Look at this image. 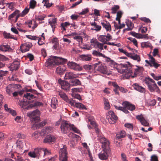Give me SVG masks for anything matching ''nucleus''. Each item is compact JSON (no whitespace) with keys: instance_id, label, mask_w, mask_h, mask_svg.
Wrapping results in <instances>:
<instances>
[{"instance_id":"nucleus-1","label":"nucleus","mask_w":161,"mask_h":161,"mask_svg":"<svg viewBox=\"0 0 161 161\" xmlns=\"http://www.w3.org/2000/svg\"><path fill=\"white\" fill-rule=\"evenodd\" d=\"M121 78L124 79H129L131 76L133 77L132 76V71L129 62L125 64H121Z\"/></svg>"},{"instance_id":"nucleus-2","label":"nucleus","mask_w":161,"mask_h":161,"mask_svg":"<svg viewBox=\"0 0 161 161\" xmlns=\"http://www.w3.org/2000/svg\"><path fill=\"white\" fill-rule=\"evenodd\" d=\"M67 60L66 59L63 58L61 57H57L53 56L50 57L45 63V65L47 66L52 65H58L63 64L66 63Z\"/></svg>"},{"instance_id":"nucleus-3","label":"nucleus","mask_w":161,"mask_h":161,"mask_svg":"<svg viewBox=\"0 0 161 161\" xmlns=\"http://www.w3.org/2000/svg\"><path fill=\"white\" fill-rule=\"evenodd\" d=\"M145 83L147 86L148 89L151 92H156L158 93L160 92V90L155 83V81L149 77L146 78Z\"/></svg>"},{"instance_id":"nucleus-4","label":"nucleus","mask_w":161,"mask_h":161,"mask_svg":"<svg viewBox=\"0 0 161 161\" xmlns=\"http://www.w3.org/2000/svg\"><path fill=\"white\" fill-rule=\"evenodd\" d=\"M40 111L36 109L32 112L27 113V116L31 118L32 123L38 122L40 120Z\"/></svg>"},{"instance_id":"nucleus-5","label":"nucleus","mask_w":161,"mask_h":161,"mask_svg":"<svg viewBox=\"0 0 161 161\" xmlns=\"http://www.w3.org/2000/svg\"><path fill=\"white\" fill-rule=\"evenodd\" d=\"M60 161H67V153L66 151V147L65 145L63 146V147L61 148L59 151Z\"/></svg>"},{"instance_id":"nucleus-6","label":"nucleus","mask_w":161,"mask_h":161,"mask_svg":"<svg viewBox=\"0 0 161 161\" xmlns=\"http://www.w3.org/2000/svg\"><path fill=\"white\" fill-rule=\"evenodd\" d=\"M98 139L100 142L102 144V145L103 149L110 151L109 145L110 143L108 140L105 137L98 136Z\"/></svg>"},{"instance_id":"nucleus-7","label":"nucleus","mask_w":161,"mask_h":161,"mask_svg":"<svg viewBox=\"0 0 161 161\" xmlns=\"http://www.w3.org/2000/svg\"><path fill=\"white\" fill-rule=\"evenodd\" d=\"M108 114L109 118H108V120L110 124L115 123L118 119L117 116L115 114L113 111H110Z\"/></svg>"},{"instance_id":"nucleus-8","label":"nucleus","mask_w":161,"mask_h":161,"mask_svg":"<svg viewBox=\"0 0 161 161\" xmlns=\"http://www.w3.org/2000/svg\"><path fill=\"white\" fill-rule=\"evenodd\" d=\"M71 125L65 122H63L61 125L60 128L62 132L64 134L68 133L70 130Z\"/></svg>"},{"instance_id":"nucleus-9","label":"nucleus","mask_w":161,"mask_h":161,"mask_svg":"<svg viewBox=\"0 0 161 161\" xmlns=\"http://www.w3.org/2000/svg\"><path fill=\"white\" fill-rule=\"evenodd\" d=\"M67 65L69 68L75 70L80 71L83 69L82 67L80 66L79 64L73 62H69Z\"/></svg>"},{"instance_id":"nucleus-10","label":"nucleus","mask_w":161,"mask_h":161,"mask_svg":"<svg viewBox=\"0 0 161 161\" xmlns=\"http://www.w3.org/2000/svg\"><path fill=\"white\" fill-rule=\"evenodd\" d=\"M149 57L150 58L149 61L147 60H146L145 61L146 63L149 65L150 67H153L156 69L160 66V65L156 63L155 59L153 57L150 55Z\"/></svg>"},{"instance_id":"nucleus-11","label":"nucleus","mask_w":161,"mask_h":161,"mask_svg":"<svg viewBox=\"0 0 161 161\" xmlns=\"http://www.w3.org/2000/svg\"><path fill=\"white\" fill-rule=\"evenodd\" d=\"M58 82L60 85L61 87L63 90L67 92L69 90L70 87V84L68 82L63 80L61 79L58 80Z\"/></svg>"},{"instance_id":"nucleus-12","label":"nucleus","mask_w":161,"mask_h":161,"mask_svg":"<svg viewBox=\"0 0 161 161\" xmlns=\"http://www.w3.org/2000/svg\"><path fill=\"white\" fill-rule=\"evenodd\" d=\"M121 18V11H119L117 13V16L116 20L118 22H114V26L116 30L120 29H121V24L120 23V19ZM120 30L118 31L119 32Z\"/></svg>"},{"instance_id":"nucleus-13","label":"nucleus","mask_w":161,"mask_h":161,"mask_svg":"<svg viewBox=\"0 0 161 161\" xmlns=\"http://www.w3.org/2000/svg\"><path fill=\"white\" fill-rule=\"evenodd\" d=\"M112 38V36L109 33L107 35H100L98 37V40L103 44H106L107 41H110Z\"/></svg>"},{"instance_id":"nucleus-14","label":"nucleus","mask_w":161,"mask_h":161,"mask_svg":"<svg viewBox=\"0 0 161 161\" xmlns=\"http://www.w3.org/2000/svg\"><path fill=\"white\" fill-rule=\"evenodd\" d=\"M18 85L10 84L7 86L6 88V92L10 95L11 93L15 90L18 87Z\"/></svg>"},{"instance_id":"nucleus-15","label":"nucleus","mask_w":161,"mask_h":161,"mask_svg":"<svg viewBox=\"0 0 161 161\" xmlns=\"http://www.w3.org/2000/svg\"><path fill=\"white\" fill-rule=\"evenodd\" d=\"M110 153V151L103 149L102 151L98 154L99 158L102 160H105L108 159V154Z\"/></svg>"},{"instance_id":"nucleus-16","label":"nucleus","mask_w":161,"mask_h":161,"mask_svg":"<svg viewBox=\"0 0 161 161\" xmlns=\"http://www.w3.org/2000/svg\"><path fill=\"white\" fill-rule=\"evenodd\" d=\"M136 118L140 121L141 124L142 125L145 126H149V123L145 119L142 114L136 116Z\"/></svg>"},{"instance_id":"nucleus-17","label":"nucleus","mask_w":161,"mask_h":161,"mask_svg":"<svg viewBox=\"0 0 161 161\" xmlns=\"http://www.w3.org/2000/svg\"><path fill=\"white\" fill-rule=\"evenodd\" d=\"M23 97L24 101H26L28 103H32V101L31 100V99H33V98L36 97L33 94L31 93H26V94H24Z\"/></svg>"},{"instance_id":"nucleus-18","label":"nucleus","mask_w":161,"mask_h":161,"mask_svg":"<svg viewBox=\"0 0 161 161\" xmlns=\"http://www.w3.org/2000/svg\"><path fill=\"white\" fill-rule=\"evenodd\" d=\"M32 46V44L29 42H26L22 44L20 47L21 51L23 53L29 51L30 48Z\"/></svg>"},{"instance_id":"nucleus-19","label":"nucleus","mask_w":161,"mask_h":161,"mask_svg":"<svg viewBox=\"0 0 161 161\" xmlns=\"http://www.w3.org/2000/svg\"><path fill=\"white\" fill-rule=\"evenodd\" d=\"M122 105L128 110L133 111L136 109L135 106L131 104L129 102L127 101L123 102L122 103Z\"/></svg>"},{"instance_id":"nucleus-20","label":"nucleus","mask_w":161,"mask_h":161,"mask_svg":"<svg viewBox=\"0 0 161 161\" xmlns=\"http://www.w3.org/2000/svg\"><path fill=\"white\" fill-rule=\"evenodd\" d=\"M20 66V63L18 61H14L9 67L11 71L16 70L18 69Z\"/></svg>"},{"instance_id":"nucleus-21","label":"nucleus","mask_w":161,"mask_h":161,"mask_svg":"<svg viewBox=\"0 0 161 161\" xmlns=\"http://www.w3.org/2000/svg\"><path fill=\"white\" fill-rule=\"evenodd\" d=\"M8 156L10 158H14L16 161H21L23 159L16 153H13L12 152H9L8 154Z\"/></svg>"},{"instance_id":"nucleus-22","label":"nucleus","mask_w":161,"mask_h":161,"mask_svg":"<svg viewBox=\"0 0 161 161\" xmlns=\"http://www.w3.org/2000/svg\"><path fill=\"white\" fill-rule=\"evenodd\" d=\"M132 86L135 90L140 92L144 93L146 92L145 89L143 87L140 86L137 83L134 84L132 85Z\"/></svg>"},{"instance_id":"nucleus-23","label":"nucleus","mask_w":161,"mask_h":161,"mask_svg":"<svg viewBox=\"0 0 161 161\" xmlns=\"http://www.w3.org/2000/svg\"><path fill=\"white\" fill-rule=\"evenodd\" d=\"M55 137L52 135H48L43 140L45 143H49L54 142L55 141Z\"/></svg>"},{"instance_id":"nucleus-24","label":"nucleus","mask_w":161,"mask_h":161,"mask_svg":"<svg viewBox=\"0 0 161 161\" xmlns=\"http://www.w3.org/2000/svg\"><path fill=\"white\" fill-rule=\"evenodd\" d=\"M78 76L77 74H75L72 72H68L65 74V78L67 80L72 79L78 77Z\"/></svg>"},{"instance_id":"nucleus-25","label":"nucleus","mask_w":161,"mask_h":161,"mask_svg":"<svg viewBox=\"0 0 161 161\" xmlns=\"http://www.w3.org/2000/svg\"><path fill=\"white\" fill-rule=\"evenodd\" d=\"M126 23L128 27L123 30V33H124L126 31H131L134 27V24L130 21L129 20H127Z\"/></svg>"},{"instance_id":"nucleus-26","label":"nucleus","mask_w":161,"mask_h":161,"mask_svg":"<svg viewBox=\"0 0 161 161\" xmlns=\"http://www.w3.org/2000/svg\"><path fill=\"white\" fill-rule=\"evenodd\" d=\"M97 70L100 73L104 74H107L108 72L106 66L102 64L98 66Z\"/></svg>"},{"instance_id":"nucleus-27","label":"nucleus","mask_w":161,"mask_h":161,"mask_svg":"<svg viewBox=\"0 0 161 161\" xmlns=\"http://www.w3.org/2000/svg\"><path fill=\"white\" fill-rule=\"evenodd\" d=\"M101 24L103 28L105 29L107 31H111V26L110 23L107 21L102 22Z\"/></svg>"},{"instance_id":"nucleus-28","label":"nucleus","mask_w":161,"mask_h":161,"mask_svg":"<svg viewBox=\"0 0 161 161\" xmlns=\"http://www.w3.org/2000/svg\"><path fill=\"white\" fill-rule=\"evenodd\" d=\"M121 138V132L117 134L114 139V142L116 145L118 147L120 146V139Z\"/></svg>"},{"instance_id":"nucleus-29","label":"nucleus","mask_w":161,"mask_h":161,"mask_svg":"<svg viewBox=\"0 0 161 161\" xmlns=\"http://www.w3.org/2000/svg\"><path fill=\"white\" fill-rule=\"evenodd\" d=\"M70 85L72 86L81 85V83L79 79H75L70 81Z\"/></svg>"},{"instance_id":"nucleus-30","label":"nucleus","mask_w":161,"mask_h":161,"mask_svg":"<svg viewBox=\"0 0 161 161\" xmlns=\"http://www.w3.org/2000/svg\"><path fill=\"white\" fill-rule=\"evenodd\" d=\"M43 105V103L41 102H36L33 104H31L28 106L27 108L28 109H30L35 107L40 106Z\"/></svg>"},{"instance_id":"nucleus-31","label":"nucleus","mask_w":161,"mask_h":161,"mask_svg":"<svg viewBox=\"0 0 161 161\" xmlns=\"http://www.w3.org/2000/svg\"><path fill=\"white\" fill-rule=\"evenodd\" d=\"M136 68L135 69L134 71V74L135 75H137L143 71L144 69L143 67L137 65H136Z\"/></svg>"},{"instance_id":"nucleus-32","label":"nucleus","mask_w":161,"mask_h":161,"mask_svg":"<svg viewBox=\"0 0 161 161\" xmlns=\"http://www.w3.org/2000/svg\"><path fill=\"white\" fill-rule=\"evenodd\" d=\"M80 58L84 61H90L92 59L91 56L90 55H82L80 56Z\"/></svg>"},{"instance_id":"nucleus-33","label":"nucleus","mask_w":161,"mask_h":161,"mask_svg":"<svg viewBox=\"0 0 161 161\" xmlns=\"http://www.w3.org/2000/svg\"><path fill=\"white\" fill-rule=\"evenodd\" d=\"M39 151L37 149H36L34 152H30L28 153V155L32 158H35L38 156Z\"/></svg>"},{"instance_id":"nucleus-34","label":"nucleus","mask_w":161,"mask_h":161,"mask_svg":"<svg viewBox=\"0 0 161 161\" xmlns=\"http://www.w3.org/2000/svg\"><path fill=\"white\" fill-rule=\"evenodd\" d=\"M91 24L92 26H94V27L92 29V30L98 31H99L101 28V26L97 25V23L95 22L93 23H91Z\"/></svg>"},{"instance_id":"nucleus-35","label":"nucleus","mask_w":161,"mask_h":161,"mask_svg":"<svg viewBox=\"0 0 161 161\" xmlns=\"http://www.w3.org/2000/svg\"><path fill=\"white\" fill-rule=\"evenodd\" d=\"M39 155H40L41 153L44 154V156L49 155H50V152L46 148L41 149V150L39 152Z\"/></svg>"},{"instance_id":"nucleus-36","label":"nucleus","mask_w":161,"mask_h":161,"mask_svg":"<svg viewBox=\"0 0 161 161\" xmlns=\"http://www.w3.org/2000/svg\"><path fill=\"white\" fill-rule=\"evenodd\" d=\"M130 55L129 57L135 60L137 62H139L141 61L140 57L139 55L136 54L133 55L132 53L130 54Z\"/></svg>"},{"instance_id":"nucleus-37","label":"nucleus","mask_w":161,"mask_h":161,"mask_svg":"<svg viewBox=\"0 0 161 161\" xmlns=\"http://www.w3.org/2000/svg\"><path fill=\"white\" fill-rule=\"evenodd\" d=\"M65 70V68L64 66H59L56 69V71L58 74L61 75L62 74Z\"/></svg>"},{"instance_id":"nucleus-38","label":"nucleus","mask_w":161,"mask_h":161,"mask_svg":"<svg viewBox=\"0 0 161 161\" xmlns=\"http://www.w3.org/2000/svg\"><path fill=\"white\" fill-rule=\"evenodd\" d=\"M20 16V11L18 10H16L14 12L9 15L8 17V19H11L14 17Z\"/></svg>"},{"instance_id":"nucleus-39","label":"nucleus","mask_w":161,"mask_h":161,"mask_svg":"<svg viewBox=\"0 0 161 161\" xmlns=\"http://www.w3.org/2000/svg\"><path fill=\"white\" fill-rule=\"evenodd\" d=\"M112 85L115 87V88L114 89V91L115 92V94L119 95V93L118 92V91L120 90V87L115 82L113 83Z\"/></svg>"},{"instance_id":"nucleus-40","label":"nucleus","mask_w":161,"mask_h":161,"mask_svg":"<svg viewBox=\"0 0 161 161\" xmlns=\"http://www.w3.org/2000/svg\"><path fill=\"white\" fill-rule=\"evenodd\" d=\"M10 48V46L8 45H1L0 46V51L6 52Z\"/></svg>"},{"instance_id":"nucleus-41","label":"nucleus","mask_w":161,"mask_h":161,"mask_svg":"<svg viewBox=\"0 0 161 161\" xmlns=\"http://www.w3.org/2000/svg\"><path fill=\"white\" fill-rule=\"evenodd\" d=\"M83 68L88 72L93 69V66L90 64H85L83 66Z\"/></svg>"},{"instance_id":"nucleus-42","label":"nucleus","mask_w":161,"mask_h":161,"mask_svg":"<svg viewBox=\"0 0 161 161\" xmlns=\"http://www.w3.org/2000/svg\"><path fill=\"white\" fill-rule=\"evenodd\" d=\"M120 8V6L118 5H114L111 8V13L115 14L117 13V11Z\"/></svg>"},{"instance_id":"nucleus-43","label":"nucleus","mask_w":161,"mask_h":161,"mask_svg":"<svg viewBox=\"0 0 161 161\" xmlns=\"http://www.w3.org/2000/svg\"><path fill=\"white\" fill-rule=\"evenodd\" d=\"M36 2L35 0H31L30 2L29 8L34 9L36 7Z\"/></svg>"},{"instance_id":"nucleus-44","label":"nucleus","mask_w":161,"mask_h":161,"mask_svg":"<svg viewBox=\"0 0 161 161\" xmlns=\"http://www.w3.org/2000/svg\"><path fill=\"white\" fill-rule=\"evenodd\" d=\"M17 137L18 139L17 140L22 141L25 139L26 136L24 134L19 133L17 134Z\"/></svg>"},{"instance_id":"nucleus-45","label":"nucleus","mask_w":161,"mask_h":161,"mask_svg":"<svg viewBox=\"0 0 161 161\" xmlns=\"http://www.w3.org/2000/svg\"><path fill=\"white\" fill-rule=\"evenodd\" d=\"M57 23V19L53 18L52 20L49 22V24L50 25L53 29L55 28V26Z\"/></svg>"},{"instance_id":"nucleus-46","label":"nucleus","mask_w":161,"mask_h":161,"mask_svg":"<svg viewBox=\"0 0 161 161\" xmlns=\"http://www.w3.org/2000/svg\"><path fill=\"white\" fill-rule=\"evenodd\" d=\"M75 106L76 107L79 108H81L82 109H86V107L84 105L80 103H75Z\"/></svg>"},{"instance_id":"nucleus-47","label":"nucleus","mask_w":161,"mask_h":161,"mask_svg":"<svg viewBox=\"0 0 161 161\" xmlns=\"http://www.w3.org/2000/svg\"><path fill=\"white\" fill-rule=\"evenodd\" d=\"M73 38L74 39L77 40L79 43H82L83 38L81 36L79 35H78L74 37Z\"/></svg>"},{"instance_id":"nucleus-48","label":"nucleus","mask_w":161,"mask_h":161,"mask_svg":"<svg viewBox=\"0 0 161 161\" xmlns=\"http://www.w3.org/2000/svg\"><path fill=\"white\" fill-rule=\"evenodd\" d=\"M57 103V100L55 98L51 100V105L52 107L54 108H56V105Z\"/></svg>"},{"instance_id":"nucleus-49","label":"nucleus","mask_w":161,"mask_h":161,"mask_svg":"<svg viewBox=\"0 0 161 161\" xmlns=\"http://www.w3.org/2000/svg\"><path fill=\"white\" fill-rule=\"evenodd\" d=\"M103 44L99 42H97V43L95 45V47L96 48H97L100 49L101 50H103Z\"/></svg>"},{"instance_id":"nucleus-50","label":"nucleus","mask_w":161,"mask_h":161,"mask_svg":"<svg viewBox=\"0 0 161 161\" xmlns=\"http://www.w3.org/2000/svg\"><path fill=\"white\" fill-rule=\"evenodd\" d=\"M70 128V130H72L75 133L78 134H79L80 133V131L77 128L75 127L73 125H71Z\"/></svg>"},{"instance_id":"nucleus-51","label":"nucleus","mask_w":161,"mask_h":161,"mask_svg":"<svg viewBox=\"0 0 161 161\" xmlns=\"http://www.w3.org/2000/svg\"><path fill=\"white\" fill-rule=\"evenodd\" d=\"M65 101L72 106L75 105L74 103H75V101L73 100L72 99H69L68 97H67V98L65 99Z\"/></svg>"},{"instance_id":"nucleus-52","label":"nucleus","mask_w":161,"mask_h":161,"mask_svg":"<svg viewBox=\"0 0 161 161\" xmlns=\"http://www.w3.org/2000/svg\"><path fill=\"white\" fill-rule=\"evenodd\" d=\"M23 142L21 141L17 140L16 142L17 146L19 149L23 148Z\"/></svg>"},{"instance_id":"nucleus-53","label":"nucleus","mask_w":161,"mask_h":161,"mask_svg":"<svg viewBox=\"0 0 161 161\" xmlns=\"http://www.w3.org/2000/svg\"><path fill=\"white\" fill-rule=\"evenodd\" d=\"M128 39L132 42L134 44L136 47H138L137 42L135 38L132 37H129Z\"/></svg>"},{"instance_id":"nucleus-54","label":"nucleus","mask_w":161,"mask_h":161,"mask_svg":"<svg viewBox=\"0 0 161 161\" xmlns=\"http://www.w3.org/2000/svg\"><path fill=\"white\" fill-rule=\"evenodd\" d=\"M30 8H25L22 12L21 13H20V16L21 17H23L25 15L29 12Z\"/></svg>"},{"instance_id":"nucleus-55","label":"nucleus","mask_w":161,"mask_h":161,"mask_svg":"<svg viewBox=\"0 0 161 161\" xmlns=\"http://www.w3.org/2000/svg\"><path fill=\"white\" fill-rule=\"evenodd\" d=\"M125 126L129 129L132 130L133 129V126L132 124L127 123L125 124Z\"/></svg>"},{"instance_id":"nucleus-56","label":"nucleus","mask_w":161,"mask_h":161,"mask_svg":"<svg viewBox=\"0 0 161 161\" xmlns=\"http://www.w3.org/2000/svg\"><path fill=\"white\" fill-rule=\"evenodd\" d=\"M59 95L64 100H65V99L67 98L68 97L63 92H59Z\"/></svg>"},{"instance_id":"nucleus-57","label":"nucleus","mask_w":161,"mask_h":161,"mask_svg":"<svg viewBox=\"0 0 161 161\" xmlns=\"http://www.w3.org/2000/svg\"><path fill=\"white\" fill-rule=\"evenodd\" d=\"M33 123L34 124L33 126V127H35L36 129H39L42 127V126H41V123Z\"/></svg>"},{"instance_id":"nucleus-58","label":"nucleus","mask_w":161,"mask_h":161,"mask_svg":"<svg viewBox=\"0 0 161 161\" xmlns=\"http://www.w3.org/2000/svg\"><path fill=\"white\" fill-rule=\"evenodd\" d=\"M141 20L142 21H143L144 22L147 23H150L151 21L148 18H147L146 17H143L141 18Z\"/></svg>"},{"instance_id":"nucleus-59","label":"nucleus","mask_w":161,"mask_h":161,"mask_svg":"<svg viewBox=\"0 0 161 161\" xmlns=\"http://www.w3.org/2000/svg\"><path fill=\"white\" fill-rule=\"evenodd\" d=\"M53 130V128L51 127H48L45 128L46 133L48 134L50 133Z\"/></svg>"},{"instance_id":"nucleus-60","label":"nucleus","mask_w":161,"mask_h":161,"mask_svg":"<svg viewBox=\"0 0 161 161\" xmlns=\"http://www.w3.org/2000/svg\"><path fill=\"white\" fill-rule=\"evenodd\" d=\"M43 2H45V5L47 7H50L52 5V3H49V1L48 0H43Z\"/></svg>"},{"instance_id":"nucleus-61","label":"nucleus","mask_w":161,"mask_h":161,"mask_svg":"<svg viewBox=\"0 0 161 161\" xmlns=\"http://www.w3.org/2000/svg\"><path fill=\"white\" fill-rule=\"evenodd\" d=\"M149 44L148 42H142L141 43V45L142 47H147L149 46Z\"/></svg>"},{"instance_id":"nucleus-62","label":"nucleus","mask_w":161,"mask_h":161,"mask_svg":"<svg viewBox=\"0 0 161 161\" xmlns=\"http://www.w3.org/2000/svg\"><path fill=\"white\" fill-rule=\"evenodd\" d=\"M147 35H142L139 34L138 38L148 39Z\"/></svg>"},{"instance_id":"nucleus-63","label":"nucleus","mask_w":161,"mask_h":161,"mask_svg":"<svg viewBox=\"0 0 161 161\" xmlns=\"http://www.w3.org/2000/svg\"><path fill=\"white\" fill-rule=\"evenodd\" d=\"M26 57L27 58H29L30 61H32L34 58V56L31 53H28L26 56Z\"/></svg>"},{"instance_id":"nucleus-64","label":"nucleus","mask_w":161,"mask_h":161,"mask_svg":"<svg viewBox=\"0 0 161 161\" xmlns=\"http://www.w3.org/2000/svg\"><path fill=\"white\" fill-rule=\"evenodd\" d=\"M121 159L122 161H128L127 159L126 155L123 153H121Z\"/></svg>"}]
</instances>
